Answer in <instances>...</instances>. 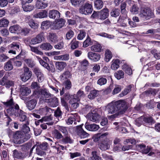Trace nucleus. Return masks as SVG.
Instances as JSON below:
<instances>
[{
	"mask_svg": "<svg viewBox=\"0 0 160 160\" xmlns=\"http://www.w3.org/2000/svg\"><path fill=\"white\" fill-rule=\"evenodd\" d=\"M127 108L126 102L120 100L108 103L106 106L105 110L108 113L113 114L109 116V117L111 118H114L119 115L123 114Z\"/></svg>",
	"mask_w": 160,
	"mask_h": 160,
	"instance_id": "f257e3e1",
	"label": "nucleus"
},
{
	"mask_svg": "<svg viewBox=\"0 0 160 160\" xmlns=\"http://www.w3.org/2000/svg\"><path fill=\"white\" fill-rule=\"evenodd\" d=\"M3 104L7 107L9 108L7 109V111L10 115H14L15 116H18V110L19 109L18 105L13 102V99L11 98L8 100L6 102H3Z\"/></svg>",
	"mask_w": 160,
	"mask_h": 160,
	"instance_id": "f03ea898",
	"label": "nucleus"
},
{
	"mask_svg": "<svg viewBox=\"0 0 160 160\" xmlns=\"http://www.w3.org/2000/svg\"><path fill=\"white\" fill-rule=\"evenodd\" d=\"M13 137L16 143L20 144L30 139L31 135L30 134H24L22 132L18 131L15 133Z\"/></svg>",
	"mask_w": 160,
	"mask_h": 160,
	"instance_id": "7ed1b4c3",
	"label": "nucleus"
},
{
	"mask_svg": "<svg viewBox=\"0 0 160 160\" xmlns=\"http://www.w3.org/2000/svg\"><path fill=\"white\" fill-rule=\"evenodd\" d=\"M153 15V14L151 10L148 8H141L139 14V16L141 18L146 20L149 19Z\"/></svg>",
	"mask_w": 160,
	"mask_h": 160,
	"instance_id": "20e7f679",
	"label": "nucleus"
},
{
	"mask_svg": "<svg viewBox=\"0 0 160 160\" xmlns=\"http://www.w3.org/2000/svg\"><path fill=\"white\" fill-rule=\"evenodd\" d=\"M93 11L92 5L88 2L86 3L81 7L79 9V12L83 14L88 15L91 14Z\"/></svg>",
	"mask_w": 160,
	"mask_h": 160,
	"instance_id": "39448f33",
	"label": "nucleus"
},
{
	"mask_svg": "<svg viewBox=\"0 0 160 160\" xmlns=\"http://www.w3.org/2000/svg\"><path fill=\"white\" fill-rule=\"evenodd\" d=\"M38 98L45 102V99L50 98L52 94L46 88L41 89L38 92Z\"/></svg>",
	"mask_w": 160,
	"mask_h": 160,
	"instance_id": "423d86ee",
	"label": "nucleus"
},
{
	"mask_svg": "<svg viewBox=\"0 0 160 160\" xmlns=\"http://www.w3.org/2000/svg\"><path fill=\"white\" fill-rule=\"evenodd\" d=\"M83 124L78 125L76 127V132L77 135L81 139H85L88 138L89 134L82 128Z\"/></svg>",
	"mask_w": 160,
	"mask_h": 160,
	"instance_id": "0eeeda50",
	"label": "nucleus"
},
{
	"mask_svg": "<svg viewBox=\"0 0 160 160\" xmlns=\"http://www.w3.org/2000/svg\"><path fill=\"white\" fill-rule=\"evenodd\" d=\"M32 75V72L28 68L26 67L24 69V73L20 76V78L22 81L26 82L31 78Z\"/></svg>",
	"mask_w": 160,
	"mask_h": 160,
	"instance_id": "6e6552de",
	"label": "nucleus"
},
{
	"mask_svg": "<svg viewBox=\"0 0 160 160\" xmlns=\"http://www.w3.org/2000/svg\"><path fill=\"white\" fill-rule=\"evenodd\" d=\"M45 39L44 33L41 32L38 34L35 37L32 38L30 42L32 45H34L41 42Z\"/></svg>",
	"mask_w": 160,
	"mask_h": 160,
	"instance_id": "1a4fd4ad",
	"label": "nucleus"
},
{
	"mask_svg": "<svg viewBox=\"0 0 160 160\" xmlns=\"http://www.w3.org/2000/svg\"><path fill=\"white\" fill-rule=\"evenodd\" d=\"M111 142L108 139H104L99 144V148L102 151H105L109 149Z\"/></svg>",
	"mask_w": 160,
	"mask_h": 160,
	"instance_id": "9d476101",
	"label": "nucleus"
},
{
	"mask_svg": "<svg viewBox=\"0 0 160 160\" xmlns=\"http://www.w3.org/2000/svg\"><path fill=\"white\" fill-rule=\"evenodd\" d=\"M88 56L89 59L94 62L99 61L101 58L100 54L91 52H88Z\"/></svg>",
	"mask_w": 160,
	"mask_h": 160,
	"instance_id": "9b49d317",
	"label": "nucleus"
},
{
	"mask_svg": "<svg viewBox=\"0 0 160 160\" xmlns=\"http://www.w3.org/2000/svg\"><path fill=\"white\" fill-rule=\"evenodd\" d=\"M18 115L16 117H19V119L21 122L25 121L27 122V124H29V122L28 121V118L27 117L25 113L23 111L21 110H18Z\"/></svg>",
	"mask_w": 160,
	"mask_h": 160,
	"instance_id": "f8f14e48",
	"label": "nucleus"
},
{
	"mask_svg": "<svg viewBox=\"0 0 160 160\" xmlns=\"http://www.w3.org/2000/svg\"><path fill=\"white\" fill-rule=\"evenodd\" d=\"M45 102L48 103L52 107H57L58 105V99L55 97L45 99Z\"/></svg>",
	"mask_w": 160,
	"mask_h": 160,
	"instance_id": "ddd939ff",
	"label": "nucleus"
},
{
	"mask_svg": "<svg viewBox=\"0 0 160 160\" xmlns=\"http://www.w3.org/2000/svg\"><path fill=\"white\" fill-rule=\"evenodd\" d=\"M109 15V10L106 8L99 12V19L101 20H104L107 18Z\"/></svg>",
	"mask_w": 160,
	"mask_h": 160,
	"instance_id": "4468645a",
	"label": "nucleus"
},
{
	"mask_svg": "<svg viewBox=\"0 0 160 160\" xmlns=\"http://www.w3.org/2000/svg\"><path fill=\"white\" fill-rule=\"evenodd\" d=\"M34 72L37 76L38 80L39 82H42L44 80V76L41 70L37 68H34Z\"/></svg>",
	"mask_w": 160,
	"mask_h": 160,
	"instance_id": "2eb2a0df",
	"label": "nucleus"
},
{
	"mask_svg": "<svg viewBox=\"0 0 160 160\" xmlns=\"http://www.w3.org/2000/svg\"><path fill=\"white\" fill-rule=\"evenodd\" d=\"M85 127L88 130L92 132L97 131L99 128V126L95 124H88L87 123L85 124Z\"/></svg>",
	"mask_w": 160,
	"mask_h": 160,
	"instance_id": "dca6fc26",
	"label": "nucleus"
},
{
	"mask_svg": "<svg viewBox=\"0 0 160 160\" xmlns=\"http://www.w3.org/2000/svg\"><path fill=\"white\" fill-rule=\"evenodd\" d=\"M88 116L89 119L91 121L97 122L99 121L100 118V116L97 113H88Z\"/></svg>",
	"mask_w": 160,
	"mask_h": 160,
	"instance_id": "f3484780",
	"label": "nucleus"
},
{
	"mask_svg": "<svg viewBox=\"0 0 160 160\" xmlns=\"http://www.w3.org/2000/svg\"><path fill=\"white\" fill-rule=\"evenodd\" d=\"M48 17L51 18L57 19L60 18V13L56 10H51L49 12Z\"/></svg>",
	"mask_w": 160,
	"mask_h": 160,
	"instance_id": "a211bd4d",
	"label": "nucleus"
},
{
	"mask_svg": "<svg viewBox=\"0 0 160 160\" xmlns=\"http://www.w3.org/2000/svg\"><path fill=\"white\" fill-rule=\"evenodd\" d=\"M48 39L51 43H56L58 41V39L56 34L55 33H49Z\"/></svg>",
	"mask_w": 160,
	"mask_h": 160,
	"instance_id": "6ab92c4d",
	"label": "nucleus"
},
{
	"mask_svg": "<svg viewBox=\"0 0 160 160\" xmlns=\"http://www.w3.org/2000/svg\"><path fill=\"white\" fill-rule=\"evenodd\" d=\"M31 91L30 89L26 87H21L20 88V92L21 95L26 96L30 93Z\"/></svg>",
	"mask_w": 160,
	"mask_h": 160,
	"instance_id": "aec40b11",
	"label": "nucleus"
},
{
	"mask_svg": "<svg viewBox=\"0 0 160 160\" xmlns=\"http://www.w3.org/2000/svg\"><path fill=\"white\" fill-rule=\"evenodd\" d=\"M7 78L5 75L2 78V80L1 82V84L2 85H6L7 87L9 88L10 87L12 86L14 84V83L12 81L7 80Z\"/></svg>",
	"mask_w": 160,
	"mask_h": 160,
	"instance_id": "412c9836",
	"label": "nucleus"
},
{
	"mask_svg": "<svg viewBox=\"0 0 160 160\" xmlns=\"http://www.w3.org/2000/svg\"><path fill=\"white\" fill-rule=\"evenodd\" d=\"M48 12L46 10H43L34 14L33 17L36 18H43L47 17L48 16Z\"/></svg>",
	"mask_w": 160,
	"mask_h": 160,
	"instance_id": "4be33fe9",
	"label": "nucleus"
},
{
	"mask_svg": "<svg viewBox=\"0 0 160 160\" xmlns=\"http://www.w3.org/2000/svg\"><path fill=\"white\" fill-rule=\"evenodd\" d=\"M141 118L144 122L146 125H152L155 122L154 120L151 117H141Z\"/></svg>",
	"mask_w": 160,
	"mask_h": 160,
	"instance_id": "5701e85b",
	"label": "nucleus"
},
{
	"mask_svg": "<svg viewBox=\"0 0 160 160\" xmlns=\"http://www.w3.org/2000/svg\"><path fill=\"white\" fill-rule=\"evenodd\" d=\"M37 102L35 99L31 100L27 102V106L28 108L30 110H31L35 108Z\"/></svg>",
	"mask_w": 160,
	"mask_h": 160,
	"instance_id": "b1692460",
	"label": "nucleus"
},
{
	"mask_svg": "<svg viewBox=\"0 0 160 160\" xmlns=\"http://www.w3.org/2000/svg\"><path fill=\"white\" fill-rule=\"evenodd\" d=\"M61 141L63 144L72 143L73 142V140L70 138L68 134L67 135H64V137L61 140Z\"/></svg>",
	"mask_w": 160,
	"mask_h": 160,
	"instance_id": "393cba45",
	"label": "nucleus"
},
{
	"mask_svg": "<svg viewBox=\"0 0 160 160\" xmlns=\"http://www.w3.org/2000/svg\"><path fill=\"white\" fill-rule=\"evenodd\" d=\"M36 7L38 9H44L48 6V3L43 2L40 0H36Z\"/></svg>",
	"mask_w": 160,
	"mask_h": 160,
	"instance_id": "a878e982",
	"label": "nucleus"
},
{
	"mask_svg": "<svg viewBox=\"0 0 160 160\" xmlns=\"http://www.w3.org/2000/svg\"><path fill=\"white\" fill-rule=\"evenodd\" d=\"M55 65L56 69L60 71H62L67 65L66 62H56Z\"/></svg>",
	"mask_w": 160,
	"mask_h": 160,
	"instance_id": "bb28decb",
	"label": "nucleus"
},
{
	"mask_svg": "<svg viewBox=\"0 0 160 160\" xmlns=\"http://www.w3.org/2000/svg\"><path fill=\"white\" fill-rule=\"evenodd\" d=\"M21 28L18 25H15L11 26L9 28L10 32L12 33H20Z\"/></svg>",
	"mask_w": 160,
	"mask_h": 160,
	"instance_id": "cd10ccee",
	"label": "nucleus"
},
{
	"mask_svg": "<svg viewBox=\"0 0 160 160\" xmlns=\"http://www.w3.org/2000/svg\"><path fill=\"white\" fill-rule=\"evenodd\" d=\"M111 68L112 69L116 70L119 67L120 61L118 59L113 60L112 62Z\"/></svg>",
	"mask_w": 160,
	"mask_h": 160,
	"instance_id": "c85d7f7f",
	"label": "nucleus"
},
{
	"mask_svg": "<svg viewBox=\"0 0 160 160\" xmlns=\"http://www.w3.org/2000/svg\"><path fill=\"white\" fill-rule=\"evenodd\" d=\"M54 137L57 139H60L62 138L63 136L58 130L55 129L52 132Z\"/></svg>",
	"mask_w": 160,
	"mask_h": 160,
	"instance_id": "c756f323",
	"label": "nucleus"
},
{
	"mask_svg": "<svg viewBox=\"0 0 160 160\" xmlns=\"http://www.w3.org/2000/svg\"><path fill=\"white\" fill-rule=\"evenodd\" d=\"M52 46L50 43H44L40 46V48L42 50L48 51L52 48Z\"/></svg>",
	"mask_w": 160,
	"mask_h": 160,
	"instance_id": "7c9ffc66",
	"label": "nucleus"
},
{
	"mask_svg": "<svg viewBox=\"0 0 160 160\" xmlns=\"http://www.w3.org/2000/svg\"><path fill=\"white\" fill-rule=\"evenodd\" d=\"M108 134L107 132L101 134L100 133H98L95 137V139L97 141L100 140L103 141L104 139H108L106 137Z\"/></svg>",
	"mask_w": 160,
	"mask_h": 160,
	"instance_id": "2f4dec72",
	"label": "nucleus"
},
{
	"mask_svg": "<svg viewBox=\"0 0 160 160\" xmlns=\"http://www.w3.org/2000/svg\"><path fill=\"white\" fill-rule=\"evenodd\" d=\"M102 47L99 43H96L91 47V50L95 52H100L101 51Z\"/></svg>",
	"mask_w": 160,
	"mask_h": 160,
	"instance_id": "473e14b6",
	"label": "nucleus"
},
{
	"mask_svg": "<svg viewBox=\"0 0 160 160\" xmlns=\"http://www.w3.org/2000/svg\"><path fill=\"white\" fill-rule=\"evenodd\" d=\"M98 94V92L96 90H94L90 91V92L88 95V97L90 99H93L95 97H97Z\"/></svg>",
	"mask_w": 160,
	"mask_h": 160,
	"instance_id": "72a5a7b5",
	"label": "nucleus"
},
{
	"mask_svg": "<svg viewBox=\"0 0 160 160\" xmlns=\"http://www.w3.org/2000/svg\"><path fill=\"white\" fill-rule=\"evenodd\" d=\"M12 156L14 158L17 159H21L23 158L22 153L16 149L13 151Z\"/></svg>",
	"mask_w": 160,
	"mask_h": 160,
	"instance_id": "f704fd0d",
	"label": "nucleus"
},
{
	"mask_svg": "<svg viewBox=\"0 0 160 160\" xmlns=\"http://www.w3.org/2000/svg\"><path fill=\"white\" fill-rule=\"evenodd\" d=\"M20 44L19 42H13L8 46V48L10 49H15L16 51H18L19 48Z\"/></svg>",
	"mask_w": 160,
	"mask_h": 160,
	"instance_id": "c9c22d12",
	"label": "nucleus"
},
{
	"mask_svg": "<svg viewBox=\"0 0 160 160\" xmlns=\"http://www.w3.org/2000/svg\"><path fill=\"white\" fill-rule=\"evenodd\" d=\"M78 44L79 42L76 39L73 38L70 43L71 49L74 50L78 48Z\"/></svg>",
	"mask_w": 160,
	"mask_h": 160,
	"instance_id": "e433bc0d",
	"label": "nucleus"
},
{
	"mask_svg": "<svg viewBox=\"0 0 160 160\" xmlns=\"http://www.w3.org/2000/svg\"><path fill=\"white\" fill-rule=\"evenodd\" d=\"M65 23V22L63 19H59L55 24V29H58L62 28L64 25Z\"/></svg>",
	"mask_w": 160,
	"mask_h": 160,
	"instance_id": "4c0bfd02",
	"label": "nucleus"
},
{
	"mask_svg": "<svg viewBox=\"0 0 160 160\" xmlns=\"http://www.w3.org/2000/svg\"><path fill=\"white\" fill-rule=\"evenodd\" d=\"M51 25V22L49 21H44L42 23L41 28L44 29H47Z\"/></svg>",
	"mask_w": 160,
	"mask_h": 160,
	"instance_id": "58836bf2",
	"label": "nucleus"
},
{
	"mask_svg": "<svg viewBox=\"0 0 160 160\" xmlns=\"http://www.w3.org/2000/svg\"><path fill=\"white\" fill-rule=\"evenodd\" d=\"M105 60L107 62H109L112 57L111 52L109 50H107L105 52Z\"/></svg>",
	"mask_w": 160,
	"mask_h": 160,
	"instance_id": "ea45409f",
	"label": "nucleus"
},
{
	"mask_svg": "<svg viewBox=\"0 0 160 160\" xmlns=\"http://www.w3.org/2000/svg\"><path fill=\"white\" fill-rule=\"evenodd\" d=\"M22 7L24 11L25 12H30L34 8V7L31 5L28 4L26 5V4H22Z\"/></svg>",
	"mask_w": 160,
	"mask_h": 160,
	"instance_id": "a19ab883",
	"label": "nucleus"
},
{
	"mask_svg": "<svg viewBox=\"0 0 160 160\" xmlns=\"http://www.w3.org/2000/svg\"><path fill=\"white\" fill-rule=\"evenodd\" d=\"M13 68V65L11 61H8L5 64L4 68L6 71L11 70Z\"/></svg>",
	"mask_w": 160,
	"mask_h": 160,
	"instance_id": "79ce46f5",
	"label": "nucleus"
},
{
	"mask_svg": "<svg viewBox=\"0 0 160 160\" xmlns=\"http://www.w3.org/2000/svg\"><path fill=\"white\" fill-rule=\"evenodd\" d=\"M120 14V10L118 8H113L110 12L111 16L116 17L118 16Z\"/></svg>",
	"mask_w": 160,
	"mask_h": 160,
	"instance_id": "37998d69",
	"label": "nucleus"
},
{
	"mask_svg": "<svg viewBox=\"0 0 160 160\" xmlns=\"http://www.w3.org/2000/svg\"><path fill=\"white\" fill-rule=\"evenodd\" d=\"M71 77L70 72L68 71H66L64 72L61 76L60 78L62 80H65L67 78H70Z\"/></svg>",
	"mask_w": 160,
	"mask_h": 160,
	"instance_id": "c03bdc74",
	"label": "nucleus"
},
{
	"mask_svg": "<svg viewBox=\"0 0 160 160\" xmlns=\"http://www.w3.org/2000/svg\"><path fill=\"white\" fill-rule=\"evenodd\" d=\"M95 7L98 9H100L103 7V2L101 0H97L94 2Z\"/></svg>",
	"mask_w": 160,
	"mask_h": 160,
	"instance_id": "a18cd8bd",
	"label": "nucleus"
},
{
	"mask_svg": "<svg viewBox=\"0 0 160 160\" xmlns=\"http://www.w3.org/2000/svg\"><path fill=\"white\" fill-rule=\"evenodd\" d=\"M36 58L39 61L40 63L47 69H50L48 64L40 58L38 56H36Z\"/></svg>",
	"mask_w": 160,
	"mask_h": 160,
	"instance_id": "49530a36",
	"label": "nucleus"
},
{
	"mask_svg": "<svg viewBox=\"0 0 160 160\" xmlns=\"http://www.w3.org/2000/svg\"><path fill=\"white\" fill-rule=\"evenodd\" d=\"M92 42L91 41L90 38L88 36L86 40L83 42V47L84 48L87 47L92 45Z\"/></svg>",
	"mask_w": 160,
	"mask_h": 160,
	"instance_id": "de8ad7c7",
	"label": "nucleus"
},
{
	"mask_svg": "<svg viewBox=\"0 0 160 160\" xmlns=\"http://www.w3.org/2000/svg\"><path fill=\"white\" fill-rule=\"evenodd\" d=\"M29 47L30 48L31 50L35 53L36 54H37L40 55H42L43 54V53L41 51L39 50L38 48L37 47H33L31 46H29Z\"/></svg>",
	"mask_w": 160,
	"mask_h": 160,
	"instance_id": "09e8293b",
	"label": "nucleus"
},
{
	"mask_svg": "<svg viewBox=\"0 0 160 160\" xmlns=\"http://www.w3.org/2000/svg\"><path fill=\"white\" fill-rule=\"evenodd\" d=\"M131 85H129L122 92L119 94V95L121 97H122L127 95L131 91Z\"/></svg>",
	"mask_w": 160,
	"mask_h": 160,
	"instance_id": "8fccbe9b",
	"label": "nucleus"
},
{
	"mask_svg": "<svg viewBox=\"0 0 160 160\" xmlns=\"http://www.w3.org/2000/svg\"><path fill=\"white\" fill-rule=\"evenodd\" d=\"M139 8L138 5L136 4H134L130 9V11L133 14H137L138 12Z\"/></svg>",
	"mask_w": 160,
	"mask_h": 160,
	"instance_id": "3c124183",
	"label": "nucleus"
},
{
	"mask_svg": "<svg viewBox=\"0 0 160 160\" xmlns=\"http://www.w3.org/2000/svg\"><path fill=\"white\" fill-rule=\"evenodd\" d=\"M122 69L125 71V72L128 75H130L132 73V71L131 68L126 64L122 66Z\"/></svg>",
	"mask_w": 160,
	"mask_h": 160,
	"instance_id": "603ef678",
	"label": "nucleus"
},
{
	"mask_svg": "<svg viewBox=\"0 0 160 160\" xmlns=\"http://www.w3.org/2000/svg\"><path fill=\"white\" fill-rule=\"evenodd\" d=\"M124 72L122 70H119L114 73L115 77L118 79H120L124 77Z\"/></svg>",
	"mask_w": 160,
	"mask_h": 160,
	"instance_id": "864d4df0",
	"label": "nucleus"
},
{
	"mask_svg": "<svg viewBox=\"0 0 160 160\" xmlns=\"http://www.w3.org/2000/svg\"><path fill=\"white\" fill-rule=\"evenodd\" d=\"M9 22L5 19L3 18L0 20V27H7L8 26Z\"/></svg>",
	"mask_w": 160,
	"mask_h": 160,
	"instance_id": "5fc2aeb1",
	"label": "nucleus"
},
{
	"mask_svg": "<svg viewBox=\"0 0 160 160\" xmlns=\"http://www.w3.org/2000/svg\"><path fill=\"white\" fill-rule=\"evenodd\" d=\"M158 92V90L150 88L148 90L146 91L145 92L147 95L152 94L153 96H155L157 93Z\"/></svg>",
	"mask_w": 160,
	"mask_h": 160,
	"instance_id": "6e6d98bb",
	"label": "nucleus"
},
{
	"mask_svg": "<svg viewBox=\"0 0 160 160\" xmlns=\"http://www.w3.org/2000/svg\"><path fill=\"white\" fill-rule=\"evenodd\" d=\"M75 116L70 117L66 120V123L68 125L72 124L74 122V125L76 124Z\"/></svg>",
	"mask_w": 160,
	"mask_h": 160,
	"instance_id": "4d7b16f0",
	"label": "nucleus"
},
{
	"mask_svg": "<svg viewBox=\"0 0 160 160\" xmlns=\"http://www.w3.org/2000/svg\"><path fill=\"white\" fill-rule=\"evenodd\" d=\"M28 124H27V122L26 124H24L22 129L23 133H24V134H29V132L30 131V128L28 126Z\"/></svg>",
	"mask_w": 160,
	"mask_h": 160,
	"instance_id": "13d9d810",
	"label": "nucleus"
},
{
	"mask_svg": "<svg viewBox=\"0 0 160 160\" xmlns=\"http://www.w3.org/2000/svg\"><path fill=\"white\" fill-rule=\"evenodd\" d=\"M41 150L42 149L38 146L36 149V153L40 156L42 157L43 156L45 155V152Z\"/></svg>",
	"mask_w": 160,
	"mask_h": 160,
	"instance_id": "bf43d9fd",
	"label": "nucleus"
},
{
	"mask_svg": "<svg viewBox=\"0 0 160 160\" xmlns=\"http://www.w3.org/2000/svg\"><path fill=\"white\" fill-rule=\"evenodd\" d=\"M24 61L29 67L32 68L35 65L34 62L31 59H26L24 60Z\"/></svg>",
	"mask_w": 160,
	"mask_h": 160,
	"instance_id": "052dcab7",
	"label": "nucleus"
},
{
	"mask_svg": "<svg viewBox=\"0 0 160 160\" xmlns=\"http://www.w3.org/2000/svg\"><path fill=\"white\" fill-rule=\"evenodd\" d=\"M58 129L59 131H61L64 135H67L68 134V131L66 128L62 126H58Z\"/></svg>",
	"mask_w": 160,
	"mask_h": 160,
	"instance_id": "680f3d73",
	"label": "nucleus"
},
{
	"mask_svg": "<svg viewBox=\"0 0 160 160\" xmlns=\"http://www.w3.org/2000/svg\"><path fill=\"white\" fill-rule=\"evenodd\" d=\"M29 26L32 29H35L38 28V25L37 23H35L32 19H30L28 22Z\"/></svg>",
	"mask_w": 160,
	"mask_h": 160,
	"instance_id": "e2e57ef3",
	"label": "nucleus"
},
{
	"mask_svg": "<svg viewBox=\"0 0 160 160\" xmlns=\"http://www.w3.org/2000/svg\"><path fill=\"white\" fill-rule=\"evenodd\" d=\"M122 88L120 86L117 85L115 86L114 89L112 91V93L114 95L119 92L122 90Z\"/></svg>",
	"mask_w": 160,
	"mask_h": 160,
	"instance_id": "0e129e2a",
	"label": "nucleus"
},
{
	"mask_svg": "<svg viewBox=\"0 0 160 160\" xmlns=\"http://www.w3.org/2000/svg\"><path fill=\"white\" fill-rule=\"evenodd\" d=\"M107 82L106 78H101L98 81L97 83L100 86L105 84Z\"/></svg>",
	"mask_w": 160,
	"mask_h": 160,
	"instance_id": "69168bd1",
	"label": "nucleus"
},
{
	"mask_svg": "<svg viewBox=\"0 0 160 160\" xmlns=\"http://www.w3.org/2000/svg\"><path fill=\"white\" fill-rule=\"evenodd\" d=\"M52 119V117L51 116H49L42 118V119L38 120V122H43L50 121Z\"/></svg>",
	"mask_w": 160,
	"mask_h": 160,
	"instance_id": "338daca9",
	"label": "nucleus"
},
{
	"mask_svg": "<svg viewBox=\"0 0 160 160\" xmlns=\"http://www.w3.org/2000/svg\"><path fill=\"white\" fill-rule=\"evenodd\" d=\"M86 36V33L83 30H80L78 34L77 38L79 40H82Z\"/></svg>",
	"mask_w": 160,
	"mask_h": 160,
	"instance_id": "774afa93",
	"label": "nucleus"
}]
</instances>
